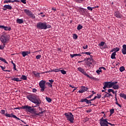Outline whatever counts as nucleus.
Returning a JSON list of instances; mask_svg holds the SVG:
<instances>
[{"mask_svg": "<svg viewBox=\"0 0 126 126\" xmlns=\"http://www.w3.org/2000/svg\"><path fill=\"white\" fill-rule=\"evenodd\" d=\"M60 71L62 74H66V71H65L64 70H60Z\"/></svg>", "mask_w": 126, "mask_h": 126, "instance_id": "nucleus-39", "label": "nucleus"}, {"mask_svg": "<svg viewBox=\"0 0 126 126\" xmlns=\"http://www.w3.org/2000/svg\"><path fill=\"white\" fill-rule=\"evenodd\" d=\"M39 87L41 88V92H44L45 89H46V81L41 80L39 83Z\"/></svg>", "mask_w": 126, "mask_h": 126, "instance_id": "nucleus-4", "label": "nucleus"}, {"mask_svg": "<svg viewBox=\"0 0 126 126\" xmlns=\"http://www.w3.org/2000/svg\"><path fill=\"white\" fill-rule=\"evenodd\" d=\"M53 71H54V72H59L61 71V70H60V69H53L51 70H49V71H46L45 73H48V72H53Z\"/></svg>", "mask_w": 126, "mask_h": 126, "instance_id": "nucleus-16", "label": "nucleus"}, {"mask_svg": "<svg viewBox=\"0 0 126 126\" xmlns=\"http://www.w3.org/2000/svg\"><path fill=\"white\" fill-rule=\"evenodd\" d=\"M108 93H111V92H112L113 93V94H115V91H114V90H113L112 89H108Z\"/></svg>", "mask_w": 126, "mask_h": 126, "instance_id": "nucleus-29", "label": "nucleus"}, {"mask_svg": "<svg viewBox=\"0 0 126 126\" xmlns=\"http://www.w3.org/2000/svg\"><path fill=\"white\" fill-rule=\"evenodd\" d=\"M82 28H83V26L81 25H79L77 28V30H81Z\"/></svg>", "mask_w": 126, "mask_h": 126, "instance_id": "nucleus-35", "label": "nucleus"}, {"mask_svg": "<svg viewBox=\"0 0 126 126\" xmlns=\"http://www.w3.org/2000/svg\"><path fill=\"white\" fill-rule=\"evenodd\" d=\"M105 93H106V94H105L102 97V99H105V98H106V97H108V98H110V96H111V97H113V95H112V94H109L108 93L105 92Z\"/></svg>", "mask_w": 126, "mask_h": 126, "instance_id": "nucleus-14", "label": "nucleus"}, {"mask_svg": "<svg viewBox=\"0 0 126 126\" xmlns=\"http://www.w3.org/2000/svg\"><path fill=\"white\" fill-rule=\"evenodd\" d=\"M73 39H74L75 40H77V38H78V36H77V34L74 33L73 35Z\"/></svg>", "mask_w": 126, "mask_h": 126, "instance_id": "nucleus-37", "label": "nucleus"}, {"mask_svg": "<svg viewBox=\"0 0 126 126\" xmlns=\"http://www.w3.org/2000/svg\"><path fill=\"white\" fill-rule=\"evenodd\" d=\"M76 2H78V3H81L82 1H83L84 0H75Z\"/></svg>", "mask_w": 126, "mask_h": 126, "instance_id": "nucleus-50", "label": "nucleus"}, {"mask_svg": "<svg viewBox=\"0 0 126 126\" xmlns=\"http://www.w3.org/2000/svg\"><path fill=\"white\" fill-rule=\"evenodd\" d=\"M78 71H80L81 72H82V73H83V72H84V69H83V68L79 67L78 68Z\"/></svg>", "mask_w": 126, "mask_h": 126, "instance_id": "nucleus-31", "label": "nucleus"}, {"mask_svg": "<svg viewBox=\"0 0 126 126\" xmlns=\"http://www.w3.org/2000/svg\"><path fill=\"white\" fill-rule=\"evenodd\" d=\"M71 58H74V57H77V54H70V55Z\"/></svg>", "mask_w": 126, "mask_h": 126, "instance_id": "nucleus-41", "label": "nucleus"}, {"mask_svg": "<svg viewBox=\"0 0 126 126\" xmlns=\"http://www.w3.org/2000/svg\"><path fill=\"white\" fill-rule=\"evenodd\" d=\"M23 109H25L26 111L29 112V113H31L32 107L29 105H25L23 106Z\"/></svg>", "mask_w": 126, "mask_h": 126, "instance_id": "nucleus-10", "label": "nucleus"}, {"mask_svg": "<svg viewBox=\"0 0 126 126\" xmlns=\"http://www.w3.org/2000/svg\"><path fill=\"white\" fill-rule=\"evenodd\" d=\"M35 111H36V109L34 108L33 107H32H32L31 110V113H32V112L33 113Z\"/></svg>", "mask_w": 126, "mask_h": 126, "instance_id": "nucleus-49", "label": "nucleus"}, {"mask_svg": "<svg viewBox=\"0 0 126 126\" xmlns=\"http://www.w3.org/2000/svg\"><path fill=\"white\" fill-rule=\"evenodd\" d=\"M9 35H2L0 37V40L2 43H8L9 41Z\"/></svg>", "mask_w": 126, "mask_h": 126, "instance_id": "nucleus-3", "label": "nucleus"}, {"mask_svg": "<svg viewBox=\"0 0 126 126\" xmlns=\"http://www.w3.org/2000/svg\"><path fill=\"white\" fill-rule=\"evenodd\" d=\"M122 54L123 55H126V45L124 44L123 45V48L122 49Z\"/></svg>", "mask_w": 126, "mask_h": 126, "instance_id": "nucleus-13", "label": "nucleus"}, {"mask_svg": "<svg viewBox=\"0 0 126 126\" xmlns=\"http://www.w3.org/2000/svg\"><path fill=\"white\" fill-rule=\"evenodd\" d=\"M49 82H50V83H51V84H53V83H54V80L51 79V80H49Z\"/></svg>", "mask_w": 126, "mask_h": 126, "instance_id": "nucleus-59", "label": "nucleus"}, {"mask_svg": "<svg viewBox=\"0 0 126 126\" xmlns=\"http://www.w3.org/2000/svg\"><path fill=\"white\" fill-rule=\"evenodd\" d=\"M5 116L6 117H8V118H14V119H16V120L20 121V119L17 117L16 116L13 115V113H11V114L6 113L5 114Z\"/></svg>", "mask_w": 126, "mask_h": 126, "instance_id": "nucleus-8", "label": "nucleus"}, {"mask_svg": "<svg viewBox=\"0 0 126 126\" xmlns=\"http://www.w3.org/2000/svg\"><path fill=\"white\" fill-rule=\"evenodd\" d=\"M87 90H88L87 87L84 86L81 87L80 90L79 91V93H83L85 91H87Z\"/></svg>", "mask_w": 126, "mask_h": 126, "instance_id": "nucleus-11", "label": "nucleus"}, {"mask_svg": "<svg viewBox=\"0 0 126 126\" xmlns=\"http://www.w3.org/2000/svg\"><path fill=\"white\" fill-rule=\"evenodd\" d=\"M51 26L50 25H47V23H45V30L47 29V28H51Z\"/></svg>", "mask_w": 126, "mask_h": 126, "instance_id": "nucleus-32", "label": "nucleus"}, {"mask_svg": "<svg viewBox=\"0 0 126 126\" xmlns=\"http://www.w3.org/2000/svg\"><path fill=\"white\" fill-rule=\"evenodd\" d=\"M46 100L47 101V102H48V103H51V102H52V99H51L50 97H46Z\"/></svg>", "mask_w": 126, "mask_h": 126, "instance_id": "nucleus-33", "label": "nucleus"}, {"mask_svg": "<svg viewBox=\"0 0 126 126\" xmlns=\"http://www.w3.org/2000/svg\"><path fill=\"white\" fill-rule=\"evenodd\" d=\"M32 92H33V93H36V92H37V90L36 89H33Z\"/></svg>", "mask_w": 126, "mask_h": 126, "instance_id": "nucleus-63", "label": "nucleus"}, {"mask_svg": "<svg viewBox=\"0 0 126 126\" xmlns=\"http://www.w3.org/2000/svg\"><path fill=\"white\" fill-rule=\"evenodd\" d=\"M21 109H23V106L14 108V110H20Z\"/></svg>", "mask_w": 126, "mask_h": 126, "instance_id": "nucleus-43", "label": "nucleus"}, {"mask_svg": "<svg viewBox=\"0 0 126 126\" xmlns=\"http://www.w3.org/2000/svg\"><path fill=\"white\" fill-rule=\"evenodd\" d=\"M112 88L113 89L117 90L118 89H119L120 88V86H119V85H114L112 86Z\"/></svg>", "mask_w": 126, "mask_h": 126, "instance_id": "nucleus-24", "label": "nucleus"}, {"mask_svg": "<svg viewBox=\"0 0 126 126\" xmlns=\"http://www.w3.org/2000/svg\"><path fill=\"white\" fill-rule=\"evenodd\" d=\"M46 83H47V85L49 87H51V88H52V87H53V85H52L53 84H51L49 82H47Z\"/></svg>", "mask_w": 126, "mask_h": 126, "instance_id": "nucleus-42", "label": "nucleus"}, {"mask_svg": "<svg viewBox=\"0 0 126 126\" xmlns=\"http://www.w3.org/2000/svg\"><path fill=\"white\" fill-rule=\"evenodd\" d=\"M117 55V53H116V52H113L111 56V58L112 59V60H114L115 59H116V55Z\"/></svg>", "mask_w": 126, "mask_h": 126, "instance_id": "nucleus-21", "label": "nucleus"}, {"mask_svg": "<svg viewBox=\"0 0 126 126\" xmlns=\"http://www.w3.org/2000/svg\"><path fill=\"white\" fill-rule=\"evenodd\" d=\"M92 97H93V94H91L89 96L87 97V99H91Z\"/></svg>", "mask_w": 126, "mask_h": 126, "instance_id": "nucleus-52", "label": "nucleus"}, {"mask_svg": "<svg viewBox=\"0 0 126 126\" xmlns=\"http://www.w3.org/2000/svg\"><path fill=\"white\" fill-rule=\"evenodd\" d=\"M11 80H13L14 81H16L17 82H19V81H22V80L19 79L18 78H13L11 79Z\"/></svg>", "mask_w": 126, "mask_h": 126, "instance_id": "nucleus-22", "label": "nucleus"}, {"mask_svg": "<svg viewBox=\"0 0 126 126\" xmlns=\"http://www.w3.org/2000/svg\"><path fill=\"white\" fill-rule=\"evenodd\" d=\"M69 114L67 113H64V116H65L67 121H69L71 124H73V123H74V122H73V121H74V116L71 112H70Z\"/></svg>", "mask_w": 126, "mask_h": 126, "instance_id": "nucleus-2", "label": "nucleus"}, {"mask_svg": "<svg viewBox=\"0 0 126 126\" xmlns=\"http://www.w3.org/2000/svg\"><path fill=\"white\" fill-rule=\"evenodd\" d=\"M110 116H112V115H113V114H114V113H115V109L114 108H112L110 110Z\"/></svg>", "mask_w": 126, "mask_h": 126, "instance_id": "nucleus-28", "label": "nucleus"}, {"mask_svg": "<svg viewBox=\"0 0 126 126\" xmlns=\"http://www.w3.org/2000/svg\"><path fill=\"white\" fill-rule=\"evenodd\" d=\"M125 68L124 66H122L120 68V71H121V72H123V71H125Z\"/></svg>", "mask_w": 126, "mask_h": 126, "instance_id": "nucleus-30", "label": "nucleus"}, {"mask_svg": "<svg viewBox=\"0 0 126 126\" xmlns=\"http://www.w3.org/2000/svg\"><path fill=\"white\" fill-rule=\"evenodd\" d=\"M26 0H21V1L24 4H26Z\"/></svg>", "mask_w": 126, "mask_h": 126, "instance_id": "nucleus-54", "label": "nucleus"}, {"mask_svg": "<svg viewBox=\"0 0 126 126\" xmlns=\"http://www.w3.org/2000/svg\"><path fill=\"white\" fill-rule=\"evenodd\" d=\"M104 45H105V42L101 41L99 45L103 46Z\"/></svg>", "mask_w": 126, "mask_h": 126, "instance_id": "nucleus-53", "label": "nucleus"}, {"mask_svg": "<svg viewBox=\"0 0 126 126\" xmlns=\"http://www.w3.org/2000/svg\"><path fill=\"white\" fill-rule=\"evenodd\" d=\"M88 45H86L85 46H83V48L84 49V50H86L87 49H88Z\"/></svg>", "mask_w": 126, "mask_h": 126, "instance_id": "nucleus-58", "label": "nucleus"}, {"mask_svg": "<svg viewBox=\"0 0 126 126\" xmlns=\"http://www.w3.org/2000/svg\"><path fill=\"white\" fill-rule=\"evenodd\" d=\"M20 79H23V80H27V77L24 75H22V77L20 78Z\"/></svg>", "mask_w": 126, "mask_h": 126, "instance_id": "nucleus-26", "label": "nucleus"}, {"mask_svg": "<svg viewBox=\"0 0 126 126\" xmlns=\"http://www.w3.org/2000/svg\"><path fill=\"white\" fill-rule=\"evenodd\" d=\"M108 122V119H104L103 123L104 124L102 125V126H109L106 125L105 123H107Z\"/></svg>", "mask_w": 126, "mask_h": 126, "instance_id": "nucleus-34", "label": "nucleus"}, {"mask_svg": "<svg viewBox=\"0 0 126 126\" xmlns=\"http://www.w3.org/2000/svg\"><path fill=\"white\" fill-rule=\"evenodd\" d=\"M0 67L1 69L3 70V71H4V70H4L5 69V66H4V67L2 66H1Z\"/></svg>", "mask_w": 126, "mask_h": 126, "instance_id": "nucleus-55", "label": "nucleus"}, {"mask_svg": "<svg viewBox=\"0 0 126 126\" xmlns=\"http://www.w3.org/2000/svg\"><path fill=\"white\" fill-rule=\"evenodd\" d=\"M87 8H88V10H90L91 11H92V10H93V8H94V7H91L90 6H88Z\"/></svg>", "mask_w": 126, "mask_h": 126, "instance_id": "nucleus-45", "label": "nucleus"}, {"mask_svg": "<svg viewBox=\"0 0 126 126\" xmlns=\"http://www.w3.org/2000/svg\"><path fill=\"white\" fill-rule=\"evenodd\" d=\"M105 120V119H104V118L102 117L100 120H99V124L100 125V126H103V125L105 124V123H104V121Z\"/></svg>", "mask_w": 126, "mask_h": 126, "instance_id": "nucleus-19", "label": "nucleus"}, {"mask_svg": "<svg viewBox=\"0 0 126 126\" xmlns=\"http://www.w3.org/2000/svg\"><path fill=\"white\" fill-rule=\"evenodd\" d=\"M103 69L104 70H106V68L105 67H100L99 68V69Z\"/></svg>", "mask_w": 126, "mask_h": 126, "instance_id": "nucleus-62", "label": "nucleus"}, {"mask_svg": "<svg viewBox=\"0 0 126 126\" xmlns=\"http://www.w3.org/2000/svg\"><path fill=\"white\" fill-rule=\"evenodd\" d=\"M0 61H1V62H3V63H7V64L8 63H7V62H6V60H5V59L0 57Z\"/></svg>", "mask_w": 126, "mask_h": 126, "instance_id": "nucleus-27", "label": "nucleus"}, {"mask_svg": "<svg viewBox=\"0 0 126 126\" xmlns=\"http://www.w3.org/2000/svg\"><path fill=\"white\" fill-rule=\"evenodd\" d=\"M3 7L4 8H6L7 9H12V7L10 5H4Z\"/></svg>", "mask_w": 126, "mask_h": 126, "instance_id": "nucleus-20", "label": "nucleus"}, {"mask_svg": "<svg viewBox=\"0 0 126 126\" xmlns=\"http://www.w3.org/2000/svg\"><path fill=\"white\" fill-rule=\"evenodd\" d=\"M104 84L107 88H112L113 87L112 82H105Z\"/></svg>", "mask_w": 126, "mask_h": 126, "instance_id": "nucleus-9", "label": "nucleus"}, {"mask_svg": "<svg viewBox=\"0 0 126 126\" xmlns=\"http://www.w3.org/2000/svg\"><path fill=\"white\" fill-rule=\"evenodd\" d=\"M29 54H30V51H23L22 53V55L24 58H25Z\"/></svg>", "mask_w": 126, "mask_h": 126, "instance_id": "nucleus-17", "label": "nucleus"}, {"mask_svg": "<svg viewBox=\"0 0 126 126\" xmlns=\"http://www.w3.org/2000/svg\"><path fill=\"white\" fill-rule=\"evenodd\" d=\"M42 57V56H41V55H38L37 56H36V60H39V59H41V57Z\"/></svg>", "mask_w": 126, "mask_h": 126, "instance_id": "nucleus-44", "label": "nucleus"}, {"mask_svg": "<svg viewBox=\"0 0 126 126\" xmlns=\"http://www.w3.org/2000/svg\"><path fill=\"white\" fill-rule=\"evenodd\" d=\"M84 8H80V10L82 13H85V10H84Z\"/></svg>", "mask_w": 126, "mask_h": 126, "instance_id": "nucleus-40", "label": "nucleus"}, {"mask_svg": "<svg viewBox=\"0 0 126 126\" xmlns=\"http://www.w3.org/2000/svg\"><path fill=\"white\" fill-rule=\"evenodd\" d=\"M45 25L46 23L39 22L36 25V28L37 29H43V30H45Z\"/></svg>", "mask_w": 126, "mask_h": 126, "instance_id": "nucleus-5", "label": "nucleus"}, {"mask_svg": "<svg viewBox=\"0 0 126 126\" xmlns=\"http://www.w3.org/2000/svg\"><path fill=\"white\" fill-rule=\"evenodd\" d=\"M33 114H34V116H39V114L37 113V111L35 110L33 112Z\"/></svg>", "mask_w": 126, "mask_h": 126, "instance_id": "nucleus-51", "label": "nucleus"}, {"mask_svg": "<svg viewBox=\"0 0 126 126\" xmlns=\"http://www.w3.org/2000/svg\"><path fill=\"white\" fill-rule=\"evenodd\" d=\"M32 73H33V74H34V75H35V76H39V74H40L39 73H38L36 71H33Z\"/></svg>", "mask_w": 126, "mask_h": 126, "instance_id": "nucleus-38", "label": "nucleus"}, {"mask_svg": "<svg viewBox=\"0 0 126 126\" xmlns=\"http://www.w3.org/2000/svg\"><path fill=\"white\" fill-rule=\"evenodd\" d=\"M94 59H91L90 61L86 62V64L89 67H93L94 66Z\"/></svg>", "mask_w": 126, "mask_h": 126, "instance_id": "nucleus-6", "label": "nucleus"}, {"mask_svg": "<svg viewBox=\"0 0 126 126\" xmlns=\"http://www.w3.org/2000/svg\"><path fill=\"white\" fill-rule=\"evenodd\" d=\"M44 112H46V111H41L40 112H39L38 114H39V115L37 116H40V115L42 114H44Z\"/></svg>", "mask_w": 126, "mask_h": 126, "instance_id": "nucleus-60", "label": "nucleus"}, {"mask_svg": "<svg viewBox=\"0 0 126 126\" xmlns=\"http://www.w3.org/2000/svg\"><path fill=\"white\" fill-rule=\"evenodd\" d=\"M0 28H2V29H4L5 31H10L11 30V28L5 27L4 26H0Z\"/></svg>", "mask_w": 126, "mask_h": 126, "instance_id": "nucleus-12", "label": "nucleus"}, {"mask_svg": "<svg viewBox=\"0 0 126 126\" xmlns=\"http://www.w3.org/2000/svg\"><path fill=\"white\" fill-rule=\"evenodd\" d=\"M0 113L2 114V115H4V114H5V110H1L0 111Z\"/></svg>", "mask_w": 126, "mask_h": 126, "instance_id": "nucleus-47", "label": "nucleus"}, {"mask_svg": "<svg viewBox=\"0 0 126 126\" xmlns=\"http://www.w3.org/2000/svg\"><path fill=\"white\" fill-rule=\"evenodd\" d=\"M96 97H97V99H100V98H101V97H102V95H100V94H97Z\"/></svg>", "mask_w": 126, "mask_h": 126, "instance_id": "nucleus-46", "label": "nucleus"}, {"mask_svg": "<svg viewBox=\"0 0 126 126\" xmlns=\"http://www.w3.org/2000/svg\"><path fill=\"white\" fill-rule=\"evenodd\" d=\"M87 104H92V102L91 100H88V102H87Z\"/></svg>", "mask_w": 126, "mask_h": 126, "instance_id": "nucleus-64", "label": "nucleus"}, {"mask_svg": "<svg viewBox=\"0 0 126 126\" xmlns=\"http://www.w3.org/2000/svg\"><path fill=\"white\" fill-rule=\"evenodd\" d=\"M111 83H112V86H113V85H116V84H117L118 82H111Z\"/></svg>", "mask_w": 126, "mask_h": 126, "instance_id": "nucleus-56", "label": "nucleus"}, {"mask_svg": "<svg viewBox=\"0 0 126 126\" xmlns=\"http://www.w3.org/2000/svg\"><path fill=\"white\" fill-rule=\"evenodd\" d=\"M113 50H114V52H115V53H116L117 52H119V51H120V48L119 47L114 48Z\"/></svg>", "mask_w": 126, "mask_h": 126, "instance_id": "nucleus-36", "label": "nucleus"}, {"mask_svg": "<svg viewBox=\"0 0 126 126\" xmlns=\"http://www.w3.org/2000/svg\"><path fill=\"white\" fill-rule=\"evenodd\" d=\"M84 54L85 55H88L89 56H90V55H91V52H84Z\"/></svg>", "mask_w": 126, "mask_h": 126, "instance_id": "nucleus-57", "label": "nucleus"}, {"mask_svg": "<svg viewBox=\"0 0 126 126\" xmlns=\"http://www.w3.org/2000/svg\"><path fill=\"white\" fill-rule=\"evenodd\" d=\"M88 101V99H87V98L86 97V98H82L81 99V100H80V102L81 103H83V102H85V103H86V104H87V102Z\"/></svg>", "mask_w": 126, "mask_h": 126, "instance_id": "nucleus-23", "label": "nucleus"}, {"mask_svg": "<svg viewBox=\"0 0 126 126\" xmlns=\"http://www.w3.org/2000/svg\"><path fill=\"white\" fill-rule=\"evenodd\" d=\"M12 1H13V2H20V1L18 0H12Z\"/></svg>", "mask_w": 126, "mask_h": 126, "instance_id": "nucleus-61", "label": "nucleus"}, {"mask_svg": "<svg viewBox=\"0 0 126 126\" xmlns=\"http://www.w3.org/2000/svg\"><path fill=\"white\" fill-rule=\"evenodd\" d=\"M114 15L116 16V17H117V18H121V13L119 11H116L114 13Z\"/></svg>", "mask_w": 126, "mask_h": 126, "instance_id": "nucleus-15", "label": "nucleus"}, {"mask_svg": "<svg viewBox=\"0 0 126 126\" xmlns=\"http://www.w3.org/2000/svg\"><path fill=\"white\" fill-rule=\"evenodd\" d=\"M24 22L23 19H17L16 20V23H18L19 24H22Z\"/></svg>", "mask_w": 126, "mask_h": 126, "instance_id": "nucleus-18", "label": "nucleus"}, {"mask_svg": "<svg viewBox=\"0 0 126 126\" xmlns=\"http://www.w3.org/2000/svg\"><path fill=\"white\" fill-rule=\"evenodd\" d=\"M96 73H97V74H100V72H102V70L99 69V70H97L96 71Z\"/></svg>", "mask_w": 126, "mask_h": 126, "instance_id": "nucleus-48", "label": "nucleus"}, {"mask_svg": "<svg viewBox=\"0 0 126 126\" xmlns=\"http://www.w3.org/2000/svg\"><path fill=\"white\" fill-rule=\"evenodd\" d=\"M120 96L121 98H124L125 100H126V94L124 93L120 94Z\"/></svg>", "mask_w": 126, "mask_h": 126, "instance_id": "nucleus-25", "label": "nucleus"}, {"mask_svg": "<svg viewBox=\"0 0 126 126\" xmlns=\"http://www.w3.org/2000/svg\"><path fill=\"white\" fill-rule=\"evenodd\" d=\"M24 12L27 14V15H28V16H30L31 17H32V18H35V16L33 15V13H32V12H31V11L27 9H25Z\"/></svg>", "mask_w": 126, "mask_h": 126, "instance_id": "nucleus-7", "label": "nucleus"}, {"mask_svg": "<svg viewBox=\"0 0 126 126\" xmlns=\"http://www.w3.org/2000/svg\"><path fill=\"white\" fill-rule=\"evenodd\" d=\"M27 99L32 102V103H34V104H36L37 107H39L40 105L42 103V101L41 99L38 97V95L36 94H29L27 96Z\"/></svg>", "mask_w": 126, "mask_h": 126, "instance_id": "nucleus-1", "label": "nucleus"}]
</instances>
